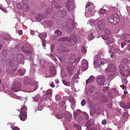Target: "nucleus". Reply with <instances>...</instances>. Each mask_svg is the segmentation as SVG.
Masks as SVG:
<instances>
[{"label":"nucleus","instance_id":"nucleus-63","mask_svg":"<svg viewBox=\"0 0 130 130\" xmlns=\"http://www.w3.org/2000/svg\"><path fill=\"white\" fill-rule=\"evenodd\" d=\"M101 123L103 125H105L107 123V121L105 119L103 120L101 122Z\"/></svg>","mask_w":130,"mask_h":130},{"label":"nucleus","instance_id":"nucleus-44","mask_svg":"<svg viewBox=\"0 0 130 130\" xmlns=\"http://www.w3.org/2000/svg\"><path fill=\"white\" fill-rule=\"evenodd\" d=\"M81 50L82 52L84 54L86 53L87 52L86 48L84 46L81 47Z\"/></svg>","mask_w":130,"mask_h":130},{"label":"nucleus","instance_id":"nucleus-11","mask_svg":"<svg viewBox=\"0 0 130 130\" xmlns=\"http://www.w3.org/2000/svg\"><path fill=\"white\" fill-rule=\"evenodd\" d=\"M21 111L20 114L22 112V115L20 116L21 120L22 121H25L27 118V107L26 106H24L23 107L21 108Z\"/></svg>","mask_w":130,"mask_h":130},{"label":"nucleus","instance_id":"nucleus-51","mask_svg":"<svg viewBox=\"0 0 130 130\" xmlns=\"http://www.w3.org/2000/svg\"><path fill=\"white\" fill-rule=\"evenodd\" d=\"M94 109H92L90 111V114L92 115H93L95 113H97L95 111Z\"/></svg>","mask_w":130,"mask_h":130},{"label":"nucleus","instance_id":"nucleus-28","mask_svg":"<svg viewBox=\"0 0 130 130\" xmlns=\"http://www.w3.org/2000/svg\"><path fill=\"white\" fill-rule=\"evenodd\" d=\"M66 14V12L65 10H60L58 12V15L59 17H64Z\"/></svg>","mask_w":130,"mask_h":130},{"label":"nucleus","instance_id":"nucleus-10","mask_svg":"<svg viewBox=\"0 0 130 130\" xmlns=\"http://www.w3.org/2000/svg\"><path fill=\"white\" fill-rule=\"evenodd\" d=\"M49 2H51V6L53 8H59L60 7H61L64 5L62 3H60V4H59V3H60V2H62L60 0H48Z\"/></svg>","mask_w":130,"mask_h":130},{"label":"nucleus","instance_id":"nucleus-45","mask_svg":"<svg viewBox=\"0 0 130 130\" xmlns=\"http://www.w3.org/2000/svg\"><path fill=\"white\" fill-rule=\"evenodd\" d=\"M106 12V10L103 8H101L99 11V12L100 13V14L101 15L100 13L101 14H104Z\"/></svg>","mask_w":130,"mask_h":130},{"label":"nucleus","instance_id":"nucleus-14","mask_svg":"<svg viewBox=\"0 0 130 130\" xmlns=\"http://www.w3.org/2000/svg\"><path fill=\"white\" fill-rule=\"evenodd\" d=\"M73 35H72L71 37H64L63 38L61 39L62 41H67L68 42H70L71 43L70 45H72L75 43V36H74V38L73 37Z\"/></svg>","mask_w":130,"mask_h":130},{"label":"nucleus","instance_id":"nucleus-8","mask_svg":"<svg viewBox=\"0 0 130 130\" xmlns=\"http://www.w3.org/2000/svg\"><path fill=\"white\" fill-rule=\"evenodd\" d=\"M108 20L110 23L114 25H116L120 21L119 16L116 14H114L111 16H108Z\"/></svg>","mask_w":130,"mask_h":130},{"label":"nucleus","instance_id":"nucleus-50","mask_svg":"<svg viewBox=\"0 0 130 130\" xmlns=\"http://www.w3.org/2000/svg\"><path fill=\"white\" fill-rule=\"evenodd\" d=\"M53 23L52 21H50L48 22L47 25L48 26V27H50L53 25Z\"/></svg>","mask_w":130,"mask_h":130},{"label":"nucleus","instance_id":"nucleus-62","mask_svg":"<svg viewBox=\"0 0 130 130\" xmlns=\"http://www.w3.org/2000/svg\"><path fill=\"white\" fill-rule=\"evenodd\" d=\"M11 129L12 130H20L19 128L17 126H15L14 127H12Z\"/></svg>","mask_w":130,"mask_h":130},{"label":"nucleus","instance_id":"nucleus-64","mask_svg":"<svg viewBox=\"0 0 130 130\" xmlns=\"http://www.w3.org/2000/svg\"><path fill=\"white\" fill-rule=\"evenodd\" d=\"M28 1L27 0H23L22 2V3L23 4V6L24 5L27 4V3Z\"/></svg>","mask_w":130,"mask_h":130},{"label":"nucleus","instance_id":"nucleus-32","mask_svg":"<svg viewBox=\"0 0 130 130\" xmlns=\"http://www.w3.org/2000/svg\"><path fill=\"white\" fill-rule=\"evenodd\" d=\"M21 50L25 53H31L30 51L28 50V48L24 45L21 48Z\"/></svg>","mask_w":130,"mask_h":130},{"label":"nucleus","instance_id":"nucleus-7","mask_svg":"<svg viewBox=\"0 0 130 130\" xmlns=\"http://www.w3.org/2000/svg\"><path fill=\"white\" fill-rule=\"evenodd\" d=\"M86 8H87L86 9L85 13L86 17L88 18L93 16V11L94 8L93 4L91 3L88 2L86 5Z\"/></svg>","mask_w":130,"mask_h":130},{"label":"nucleus","instance_id":"nucleus-46","mask_svg":"<svg viewBox=\"0 0 130 130\" xmlns=\"http://www.w3.org/2000/svg\"><path fill=\"white\" fill-rule=\"evenodd\" d=\"M105 34L108 35H110L111 34L110 31L108 29H106L105 30Z\"/></svg>","mask_w":130,"mask_h":130},{"label":"nucleus","instance_id":"nucleus-57","mask_svg":"<svg viewBox=\"0 0 130 130\" xmlns=\"http://www.w3.org/2000/svg\"><path fill=\"white\" fill-rule=\"evenodd\" d=\"M17 8L19 9H21L22 8V6L21 4L20 3H18L17 4Z\"/></svg>","mask_w":130,"mask_h":130},{"label":"nucleus","instance_id":"nucleus-27","mask_svg":"<svg viewBox=\"0 0 130 130\" xmlns=\"http://www.w3.org/2000/svg\"><path fill=\"white\" fill-rule=\"evenodd\" d=\"M69 101L71 103V107L72 108L74 106L75 103V99L74 97L72 96L70 97L69 99Z\"/></svg>","mask_w":130,"mask_h":130},{"label":"nucleus","instance_id":"nucleus-56","mask_svg":"<svg viewBox=\"0 0 130 130\" xmlns=\"http://www.w3.org/2000/svg\"><path fill=\"white\" fill-rule=\"evenodd\" d=\"M102 37L103 39L106 40L109 38V37L106 35H103L102 36Z\"/></svg>","mask_w":130,"mask_h":130},{"label":"nucleus","instance_id":"nucleus-29","mask_svg":"<svg viewBox=\"0 0 130 130\" xmlns=\"http://www.w3.org/2000/svg\"><path fill=\"white\" fill-rule=\"evenodd\" d=\"M96 89L94 88L93 86H91L90 88V89L88 90L87 92V94L88 95H90L93 92L95 91Z\"/></svg>","mask_w":130,"mask_h":130},{"label":"nucleus","instance_id":"nucleus-25","mask_svg":"<svg viewBox=\"0 0 130 130\" xmlns=\"http://www.w3.org/2000/svg\"><path fill=\"white\" fill-rule=\"evenodd\" d=\"M124 40L128 43L130 42V35L128 34H124L123 36Z\"/></svg>","mask_w":130,"mask_h":130},{"label":"nucleus","instance_id":"nucleus-38","mask_svg":"<svg viewBox=\"0 0 130 130\" xmlns=\"http://www.w3.org/2000/svg\"><path fill=\"white\" fill-rule=\"evenodd\" d=\"M35 66H31L30 68V72L31 73H34L35 71Z\"/></svg>","mask_w":130,"mask_h":130},{"label":"nucleus","instance_id":"nucleus-19","mask_svg":"<svg viewBox=\"0 0 130 130\" xmlns=\"http://www.w3.org/2000/svg\"><path fill=\"white\" fill-rule=\"evenodd\" d=\"M98 19L96 20H89L87 22V24H89L92 27H95L97 26Z\"/></svg>","mask_w":130,"mask_h":130},{"label":"nucleus","instance_id":"nucleus-4","mask_svg":"<svg viewBox=\"0 0 130 130\" xmlns=\"http://www.w3.org/2000/svg\"><path fill=\"white\" fill-rule=\"evenodd\" d=\"M60 113H58L55 115L56 117L58 119L61 118H62L63 116H64V118L63 119V121H62V119H61V121L63 122V123L64 124V123H67V122L69 121L71 118H72V116L68 112H65L64 113V112L62 113H61V112Z\"/></svg>","mask_w":130,"mask_h":130},{"label":"nucleus","instance_id":"nucleus-17","mask_svg":"<svg viewBox=\"0 0 130 130\" xmlns=\"http://www.w3.org/2000/svg\"><path fill=\"white\" fill-rule=\"evenodd\" d=\"M116 68L115 66L110 64H109L107 68L106 69L105 71L106 72H113L116 71Z\"/></svg>","mask_w":130,"mask_h":130},{"label":"nucleus","instance_id":"nucleus-24","mask_svg":"<svg viewBox=\"0 0 130 130\" xmlns=\"http://www.w3.org/2000/svg\"><path fill=\"white\" fill-rule=\"evenodd\" d=\"M120 106L123 108H126L127 109L130 108V104L129 103L125 104L123 101H121L119 104Z\"/></svg>","mask_w":130,"mask_h":130},{"label":"nucleus","instance_id":"nucleus-6","mask_svg":"<svg viewBox=\"0 0 130 130\" xmlns=\"http://www.w3.org/2000/svg\"><path fill=\"white\" fill-rule=\"evenodd\" d=\"M25 84L26 86V89L29 90L27 92H33L37 89V85L34 79L30 80L27 83L25 82Z\"/></svg>","mask_w":130,"mask_h":130},{"label":"nucleus","instance_id":"nucleus-61","mask_svg":"<svg viewBox=\"0 0 130 130\" xmlns=\"http://www.w3.org/2000/svg\"><path fill=\"white\" fill-rule=\"evenodd\" d=\"M42 46H45L46 45L45 44V43H46V40L43 39H42Z\"/></svg>","mask_w":130,"mask_h":130},{"label":"nucleus","instance_id":"nucleus-53","mask_svg":"<svg viewBox=\"0 0 130 130\" xmlns=\"http://www.w3.org/2000/svg\"><path fill=\"white\" fill-rule=\"evenodd\" d=\"M86 103V101L84 99L81 102V104L82 106H84Z\"/></svg>","mask_w":130,"mask_h":130},{"label":"nucleus","instance_id":"nucleus-1","mask_svg":"<svg viewBox=\"0 0 130 130\" xmlns=\"http://www.w3.org/2000/svg\"><path fill=\"white\" fill-rule=\"evenodd\" d=\"M40 63L42 67L43 68H47L50 67L49 71H46L45 72L46 76L45 77H46L54 76L56 74V72L54 65L48 62L45 61L43 59L40 60Z\"/></svg>","mask_w":130,"mask_h":130},{"label":"nucleus","instance_id":"nucleus-48","mask_svg":"<svg viewBox=\"0 0 130 130\" xmlns=\"http://www.w3.org/2000/svg\"><path fill=\"white\" fill-rule=\"evenodd\" d=\"M112 91H114V93L115 96L119 95L118 91L116 90L115 89H112Z\"/></svg>","mask_w":130,"mask_h":130},{"label":"nucleus","instance_id":"nucleus-58","mask_svg":"<svg viewBox=\"0 0 130 130\" xmlns=\"http://www.w3.org/2000/svg\"><path fill=\"white\" fill-rule=\"evenodd\" d=\"M107 94L108 96L110 98H113L114 97V96L109 92H108Z\"/></svg>","mask_w":130,"mask_h":130},{"label":"nucleus","instance_id":"nucleus-9","mask_svg":"<svg viewBox=\"0 0 130 130\" xmlns=\"http://www.w3.org/2000/svg\"><path fill=\"white\" fill-rule=\"evenodd\" d=\"M67 8L69 11L73 12L75 8V5L73 0H66Z\"/></svg>","mask_w":130,"mask_h":130},{"label":"nucleus","instance_id":"nucleus-54","mask_svg":"<svg viewBox=\"0 0 130 130\" xmlns=\"http://www.w3.org/2000/svg\"><path fill=\"white\" fill-rule=\"evenodd\" d=\"M122 81L123 83L124 82L125 84L126 85H127V84L128 81L126 78H124L123 79L122 78Z\"/></svg>","mask_w":130,"mask_h":130},{"label":"nucleus","instance_id":"nucleus-20","mask_svg":"<svg viewBox=\"0 0 130 130\" xmlns=\"http://www.w3.org/2000/svg\"><path fill=\"white\" fill-rule=\"evenodd\" d=\"M50 6L46 5H44L42 7V9L43 10H44L46 11V13H50L52 11V9L50 7Z\"/></svg>","mask_w":130,"mask_h":130},{"label":"nucleus","instance_id":"nucleus-40","mask_svg":"<svg viewBox=\"0 0 130 130\" xmlns=\"http://www.w3.org/2000/svg\"><path fill=\"white\" fill-rule=\"evenodd\" d=\"M122 117L123 118H128V113L127 112H124L122 115Z\"/></svg>","mask_w":130,"mask_h":130},{"label":"nucleus","instance_id":"nucleus-49","mask_svg":"<svg viewBox=\"0 0 130 130\" xmlns=\"http://www.w3.org/2000/svg\"><path fill=\"white\" fill-rule=\"evenodd\" d=\"M55 32L58 36H60L62 34V32L58 30L55 31Z\"/></svg>","mask_w":130,"mask_h":130},{"label":"nucleus","instance_id":"nucleus-55","mask_svg":"<svg viewBox=\"0 0 130 130\" xmlns=\"http://www.w3.org/2000/svg\"><path fill=\"white\" fill-rule=\"evenodd\" d=\"M109 89V88L108 87H105L103 88V92H106Z\"/></svg>","mask_w":130,"mask_h":130},{"label":"nucleus","instance_id":"nucleus-5","mask_svg":"<svg viewBox=\"0 0 130 130\" xmlns=\"http://www.w3.org/2000/svg\"><path fill=\"white\" fill-rule=\"evenodd\" d=\"M109 60L101 58L99 55H96L94 58L93 62L95 66L99 67L102 66L106 63L109 62Z\"/></svg>","mask_w":130,"mask_h":130},{"label":"nucleus","instance_id":"nucleus-16","mask_svg":"<svg viewBox=\"0 0 130 130\" xmlns=\"http://www.w3.org/2000/svg\"><path fill=\"white\" fill-rule=\"evenodd\" d=\"M83 70L85 71L87 69L88 67V62L85 59H83L81 61Z\"/></svg>","mask_w":130,"mask_h":130},{"label":"nucleus","instance_id":"nucleus-18","mask_svg":"<svg viewBox=\"0 0 130 130\" xmlns=\"http://www.w3.org/2000/svg\"><path fill=\"white\" fill-rule=\"evenodd\" d=\"M21 87V85L20 83H15L12 86V90L13 91H19Z\"/></svg>","mask_w":130,"mask_h":130},{"label":"nucleus","instance_id":"nucleus-59","mask_svg":"<svg viewBox=\"0 0 130 130\" xmlns=\"http://www.w3.org/2000/svg\"><path fill=\"white\" fill-rule=\"evenodd\" d=\"M92 129H98V130H100V128L98 126H97L95 127V126L93 125V126H92Z\"/></svg>","mask_w":130,"mask_h":130},{"label":"nucleus","instance_id":"nucleus-2","mask_svg":"<svg viewBox=\"0 0 130 130\" xmlns=\"http://www.w3.org/2000/svg\"><path fill=\"white\" fill-rule=\"evenodd\" d=\"M128 61V60L127 59H123L121 61L119 66V71L120 74L126 77L130 74V71L128 70L127 69Z\"/></svg>","mask_w":130,"mask_h":130},{"label":"nucleus","instance_id":"nucleus-35","mask_svg":"<svg viewBox=\"0 0 130 130\" xmlns=\"http://www.w3.org/2000/svg\"><path fill=\"white\" fill-rule=\"evenodd\" d=\"M43 18L44 17L42 15L39 13L37 14V16H36L35 18L36 20L39 21L40 22Z\"/></svg>","mask_w":130,"mask_h":130},{"label":"nucleus","instance_id":"nucleus-13","mask_svg":"<svg viewBox=\"0 0 130 130\" xmlns=\"http://www.w3.org/2000/svg\"><path fill=\"white\" fill-rule=\"evenodd\" d=\"M96 79L98 85L102 86L104 85L106 79L104 76L101 75H99L96 77Z\"/></svg>","mask_w":130,"mask_h":130},{"label":"nucleus","instance_id":"nucleus-37","mask_svg":"<svg viewBox=\"0 0 130 130\" xmlns=\"http://www.w3.org/2000/svg\"><path fill=\"white\" fill-rule=\"evenodd\" d=\"M84 117L83 116V114L77 117L76 118H75L77 122H79L82 120L84 119Z\"/></svg>","mask_w":130,"mask_h":130},{"label":"nucleus","instance_id":"nucleus-47","mask_svg":"<svg viewBox=\"0 0 130 130\" xmlns=\"http://www.w3.org/2000/svg\"><path fill=\"white\" fill-rule=\"evenodd\" d=\"M83 116H84L85 117V118L86 120H87L89 118V116L88 114L86 112H83Z\"/></svg>","mask_w":130,"mask_h":130},{"label":"nucleus","instance_id":"nucleus-43","mask_svg":"<svg viewBox=\"0 0 130 130\" xmlns=\"http://www.w3.org/2000/svg\"><path fill=\"white\" fill-rule=\"evenodd\" d=\"M60 99L61 96L60 95L57 94L56 95L55 99L56 101L58 102L59 101H60Z\"/></svg>","mask_w":130,"mask_h":130},{"label":"nucleus","instance_id":"nucleus-60","mask_svg":"<svg viewBox=\"0 0 130 130\" xmlns=\"http://www.w3.org/2000/svg\"><path fill=\"white\" fill-rule=\"evenodd\" d=\"M113 77V75L110 74V75L107 78L108 80H110L112 79Z\"/></svg>","mask_w":130,"mask_h":130},{"label":"nucleus","instance_id":"nucleus-42","mask_svg":"<svg viewBox=\"0 0 130 130\" xmlns=\"http://www.w3.org/2000/svg\"><path fill=\"white\" fill-rule=\"evenodd\" d=\"M47 96L46 94L43 95L41 98L40 101L42 102L45 100Z\"/></svg>","mask_w":130,"mask_h":130},{"label":"nucleus","instance_id":"nucleus-36","mask_svg":"<svg viewBox=\"0 0 130 130\" xmlns=\"http://www.w3.org/2000/svg\"><path fill=\"white\" fill-rule=\"evenodd\" d=\"M47 36V34L46 32L41 33L39 35V37L41 39L46 38Z\"/></svg>","mask_w":130,"mask_h":130},{"label":"nucleus","instance_id":"nucleus-34","mask_svg":"<svg viewBox=\"0 0 130 130\" xmlns=\"http://www.w3.org/2000/svg\"><path fill=\"white\" fill-rule=\"evenodd\" d=\"M74 130H81V127L77 124H74L73 125Z\"/></svg>","mask_w":130,"mask_h":130},{"label":"nucleus","instance_id":"nucleus-52","mask_svg":"<svg viewBox=\"0 0 130 130\" xmlns=\"http://www.w3.org/2000/svg\"><path fill=\"white\" fill-rule=\"evenodd\" d=\"M52 91L50 89L47 90L46 91V93L47 95H51L52 94Z\"/></svg>","mask_w":130,"mask_h":130},{"label":"nucleus","instance_id":"nucleus-33","mask_svg":"<svg viewBox=\"0 0 130 130\" xmlns=\"http://www.w3.org/2000/svg\"><path fill=\"white\" fill-rule=\"evenodd\" d=\"M95 79V77L93 75L91 76L86 81V84H88V83L93 82Z\"/></svg>","mask_w":130,"mask_h":130},{"label":"nucleus","instance_id":"nucleus-39","mask_svg":"<svg viewBox=\"0 0 130 130\" xmlns=\"http://www.w3.org/2000/svg\"><path fill=\"white\" fill-rule=\"evenodd\" d=\"M62 81L64 85L67 86H70V82H67L63 80H62Z\"/></svg>","mask_w":130,"mask_h":130},{"label":"nucleus","instance_id":"nucleus-41","mask_svg":"<svg viewBox=\"0 0 130 130\" xmlns=\"http://www.w3.org/2000/svg\"><path fill=\"white\" fill-rule=\"evenodd\" d=\"M39 95H37L36 96H35L33 97V100L34 102H38L39 100Z\"/></svg>","mask_w":130,"mask_h":130},{"label":"nucleus","instance_id":"nucleus-3","mask_svg":"<svg viewBox=\"0 0 130 130\" xmlns=\"http://www.w3.org/2000/svg\"><path fill=\"white\" fill-rule=\"evenodd\" d=\"M113 43H114V41L112 38L109 39L106 42L107 44L109 45L108 46L110 49L109 51L111 53L117 52L119 54H124V51L126 50V49H124V51H121L119 48L118 46L113 44L110 45Z\"/></svg>","mask_w":130,"mask_h":130},{"label":"nucleus","instance_id":"nucleus-26","mask_svg":"<svg viewBox=\"0 0 130 130\" xmlns=\"http://www.w3.org/2000/svg\"><path fill=\"white\" fill-rule=\"evenodd\" d=\"M24 56L21 54L18 55L17 59V61L18 63H21L24 59Z\"/></svg>","mask_w":130,"mask_h":130},{"label":"nucleus","instance_id":"nucleus-31","mask_svg":"<svg viewBox=\"0 0 130 130\" xmlns=\"http://www.w3.org/2000/svg\"><path fill=\"white\" fill-rule=\"evenodd\" d=\"M26 72L25 70L20 69L18 70V74L20 76L23 75Z\"/></svg>","mask_w":130,"mask_h":130},{"label":"nucleus","instance_id":"nucleus-30","mask_svg":"<svg viewBox=\"0 0 130 130\" xmlns=\"http://www.w3.org/2000/svg\"><path fill=\"white\" fill-rule=\"evenodd\" d=\"M22 9L23 11L25 12H28L30 10V7L28 4L24 5Z\"/></svg>","mask_w":130,"mask_h":130},{"label":"nucleus","instance_id":"nucleus-15","mask_svg":"<svg viewBox=\"0 0 130 130\" xmlns=\"http://www.w3.org/2000/svg\"><path fill=\"white\" fill-rule=\"evenodd\" d=\"M90 33L88 37V39L89 40H91L94 38V35L97 34V29H96V30L94 31V29H92L90 30Z\"/></svg>","mask_w":130,"mask_h":130},{"label":"nucleus","instance_id":"nucleus-21","mask_svg":"<svg viewBox=\"0 0 130 130\" xmlns=\"http://www.w3.org/2000/svg\"><path fill=\"white\" fill-rule=\"evenodd\" d=\"M67 25L69 28L70 29H72L74 27V22L73 21L69 20L67 21Z\"/></svg>","mask_w":130,"mask_h":130},{"label":"nucleus","instance_id":"nucleus-22","mask_svg":"<svg viewBox=\"0 0 130 130\" xmlns=\"http://www.w3.org/2000/svg\"><path fill=\"white\" fill-rule=\"evenodd\" d=\"M94 123V120L92 119H90L86 123L85 125L86 127L93 126Z\"/></svg>","mask_w":130,"mask_h":130},{"label":"nucleus","instance_id":"nucleus-12","mask_svg":"<svg viewBox=\"0 0 130 130\" xmlns=\"http://www.w3.org/2000/svg\"><path fill=\"white\" fill-rule=\"evenodd\" d=\"M98 19L97 26L99 30L102 31L105 28V20L102 19Z\"/></svg>","mask_w":130,"mask_h":130},{"label":"nucleus","instance_id":"nucleus-23","mask_svg":"<svg viewBox=\"0 0 130 130\" xmlns=\"http://www.w3.org/2000/svg\"><path fill=\"white\" fill-rule=\"evenodd\" d=\"M83 112L82 111L79 109L76 110L73 113V117L74 118H76L78 116L80 115L83 114Z\"/></svg>","mask_w":130,"mask_h":130}]
</instances>
